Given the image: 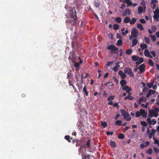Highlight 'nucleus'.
<instances>
[{
	"label": "nucleus",
	"mask_w": 159,
	"mask_h": 159,
	"mask_svg": "<svg viewBox=\"0 0 159 159\" xmlns=\"http://www.w3.org/2000/svg\"><path fill=\"white\" fill-rule=\"evenodd\" d=\"M113 63V62L112 61H109L108 62L107 64V66H110Z\"/></svg>",
	"instance_id": "62"
},
{
	"label": "nucleus",
	"mask_w": 159,
	"mask_h": 159,
	"mask_svg": "<svg viewBox=\"0 0 159 159\" xmlns=\"http://www.w3.org/2000/svg\"><path fill=\"white\" fill-rule=\"evenodd\" d=\"M122 43L123 42L122 39H119L117 41L116 45L119 46H121L122 45Z\"/></svg>",
	"instance_id": "24"
},
{
	"label": "nucleus",
	"mask_w": 159,
	"mask_h": 159,
	"mask_svg": "<svg viewBox=\"0 0 159 159\" xmlns=\"http://www.w3.org/2000/svg\"><path fill=\"white\" fill-rule=\"evenodd\" d=\"M129 87H128V86H125L122 87V89L123 90H126L129 89Z\"/></svg>",
	"instance_id": "53"
},
{
	"label": "nucleus",
	"mask_w": 159,
	"mask_h": 159,
	"mask_svg": "<svg viewBox=\"0 0 159 159\" xmlns=\"http://www.w3.org/2000/svg\"><path fill=\"white\" fill-rule=\"evenodd\" d=\"M110 145L114 148H115L116 147V143L114 141H110Z\"/></svg>",
	"instance_id": "31"
},
{
	"label": "nucleus",
	"mask_w": 159,
	"mask_h": 159,
	"mask_svg": "<svg viewBox=\"0 0 159 159\" xmlns=\"http://www.w3.org/2000/svg\"><path fill=\"white\" fill-rule=\"evenodd\" d=\"M140 112L141 114L142 115L143 117L144 118H146L147 117V113L145 112L144 109H140Z\"/></svg>",
	"instance_id": "9"
},
{
	"label": "nucleus",
	"mask_w": 159,
	"mask_h": 159,
	"mask_svg": "<svg viewBox=\"0 0 159 159\" xmlns=\"http://www.w3.org/2000/svg\"><path fill=\"white\" fill-rule=\"evenodd\" d=\"M94 4L96 8L99 7L100 6V3H99V2L98 1V0L97 2L96 1L94 2Z\"/></svg>",
	"instance_id": "23"
},
{
	"label": "nucleus",
	"mask_w": 159,
	"mask_h": 159,
	"mask_svg": "<svg viewBox=\"0 0 159 159\" xmlns=\"http://www.w3.org/2000/svg\"><path fill=\"white\" fill-rule=\"evenodd\" d=\"M90 155L89 154L86 155L85 156V159H89V158L90 157Z\"/></svg>",
	"instance_id": "64"
},
{
	"label": "nucleus",
	"mask_w": 159,
	"mask_h": 159,
	"mask_svg": "<svg viewBox=\"0 0 159 159\" xmlns=\"http://www.w3.org/2000/svg\"><path fill=\"white\" fill-rule=\"evenodd\" d=\"M148 63L150 66H154V63L152 60L151 59H149L148 60Z\"/></svg>",
	"instance_id": "22"
},
{
	"label": "nucleus",
	"mask_w": 159,
	"mask_h": 159,
	"mask_svg": "<svg viewBox=\"0 0 159 159\" xmlns=\"http://www.w3.org/2000/svg\"><path fill=\"white\" fill-rule=\"evenodd\" d=\"M136 21V18H133L130 21V24L131 25H133L135 23Z\"/></svg>",
	"instance_id": "32"
},
{
	"label": "nucleus",
	"mask_w": 159,
	"mask_h": 159,
	"mask_svg": "<svg viewBox=\"0 0 159 159\" xmlns=\"http://www.w3.org/2000/svg\"><path fill=\"white\" fill-rule=\"evenodd\" d=\"M123 116L124 119L127 121H129L131 119V118L129 113H126V114L124 115Z\"/></svg>",
	"instance_id": "7"
},
{
	"label": "nucleus",
	"mask_w": 159,
	"mask_h": 159,
	"mask_svg": "<svg viewBox=\"0 0 159 159\" xmlns=\"http://www.w3.org/2000/svg\"><path fill=\"white\" fill-rule=\"evenodd\" d=\"M101 125L103 127V128H105L107 127V123L106 122H102L101 121Z\"/></svg>",
	"instance_id": "29"
},
{
	"label": "nucleus",
	"mask_w": 159,
	"mask_h": 159,
	"mask_svg": "<svg viewBox=\"0 0 159 159\" xmlns=\"http://www.w3.org/2000/svg\"><path fill=\"white\" fill-rule=\"evenodd\" d=\"M137 27L140 29L141 30H144V28L143 27L142 25L140 23H138L137 24Z\"/></svg>",
	"instance_id": "20"
},
{
	"label": "nucleus",
	"mask_w": 159,
	"mask_h": 159,
	"mask_svg": "<svg viewBox=\"0 0 159 159\" xmlns=\"http://www.w3.org/2000/svg\"><path fill=\"white\" fill-rule=\"evenodd\" d=\"M144 39L146 43L148 44L150 43V40L149 37H145Z\"/></svg>",
	"instance_id": "39"
},
{
	"label": "nucleus",
	"mask_w": 159,
	"mask_h": 159,
	"mask_svg": "<svg viewBox=\"0 0 159 159\" xmlns=\"http://www.w3.org/2000/svg\"><path fill=\"white\" fill-rule=\"evenodd\" d=\"M140 47H141V49L142 50H143L145 48H147V45L145 43H142L140 45Z\"/></svg>",
	"instance_id": "19"
},
{
	"label": "nucleus",
	"mask_w": 159,
	"mask_h": 159,
	"mask_svg": "<svg viewBox=\"0 0 159 159\" xmlns=\"http://www.w3.org/2000/svg\"><path fill=\"white\" fill-rule=\"evenodd\" d=\"M149 36L152 39V41L155 42L156 41L157 38L155 35H150Z\"/></svg>",
	"instance_id": "25"
},
{
	"label": "nucleus",
	"mask_w": 159,
	"mask_h": 159,
	"mask_svg": "<svg viewBox=\"0 0 159 159\" xmlns=\"http://www.w3.org/2000/svg\"><path fill=\"white\" fill-rule=\"evenodd\" d=\"M147 120L148 123L150 124L151 125V119L150 118H148L147 119Z\"/></svg>",
	"instance_id": "55"
},
{
	"label": "nucleus",
	"mask_w": 159,
	"mask_h": 159,
	"mask_svg": "<svg viewBox=\"0 0 159 159\" xmlns=\"http://www.w3.org/2000/svg\"><path fill=\"white\" fill-rule=\"evenodd\" d=\"M140 146L141 148H143L144 147H146V146L145 145L144 143H142L140 144Z\"/></svg>",
	"instance_id": "61"
},
{
	"label": "nucleus",
	"mask_w": 159,
	"mask_h": 159,
	"mask_svg": "<svg viewBox=\"0 0 159 159\" xmlns=\"http://www.w3.org/2000/svg\"><path fill=\"white\" fill-rule=\"evenodd\" d=\"M65 139L69 143H70L71 142V141L70 140V136L69 135H66L65 136Z\"/></svg>",
	"instance_id": "36"
},
{
	"label": "nucleus",
	"mask_w": 159,
	"mask_h": 159,
	"mask_svg": "<svg viewBox=\"0 0 159 159\" xmlns=\"http://www.w3.org/2000/svg\"><path fill=\"white\" fill-rule=\"evenodd\" d=\"M130 20V19L129 17H126L124 20V22L126 23H129Z\"/></svg>",
	"instance_id": "17"
},
{
	"label": "nucleus",
	"mask_w": 159,
	"mask_h": 159,
	"mask_svg": "<svg viewBox=\"0 0 159 159\" xmlns=\"http://www.w3.org/2000/svg\"><path fill=\"white\" fill-rule=\"evenodd\" d=\"M113 107H117V109H119V104L117 102L114 103L113 104Z\"/></svg>",
	"instance_id": "47"
},
{
	"label": "nucleus",
	"mask_w": 159,
	"mask_h": 159,
	"mask_svg": "<svg viewBox=\"0 0 159 159\" xmlns=\"http://www.w3.org/2000/svg\"><path fill=\"white\" fill-rule=\"evenodd\" d=\"M120 111L121 112V114L122 116H123L125 115L126 114V113H128V112H126L124 109H122L120 110Z\"/></svg>",
	"instance_id": "33"
},
{
	"label": "nucleus",
	"mask_w": 159,
	"mask_h": 159,
	"mask_svg": "<svg viewBox=\"0 0 159 159\" xmlns=\"http://www.w3.org/2000/svg\"><path fill=\"white\" fill-rule=\"evenodd\" d=\"M73 62L74 63V66L75 68V70L77 71H78L80 68V65L83 62L82 60H80L79 62H76L75 61H73Z\"/></svg>",
	"instance_id": "4"
},
{
	"label": "nucleus",
	"mask_w": 159,
	"mask_h": 159,
	"mask_svg": "<svg viewBox=\"0 0 159 159\" xmlns=\"http://www.w3.org/2000/svg\"><path fill=\"white\" fill-rule=\"evenodd\" d=\"M131 59L133 61H136L139 60V57L136 55H133L132 56Z\"/></svg>",
	"instance_id": "14"
},
{
	"label": "nucleus",
	"mask_w": 159,
	"mask_h": 159,
	"mask_svg": "<svg viewBox=\"0 0 159 159\" xmlns=\"http://www.w3.org/2000/svg\"><path fill=\"white\" fill-rule=\"evenodd\" d=\"M141 125L143 127H146L147 125V124L145 121H142L140 122Z\"/></svg>",
	"instance_id": "38"
},
{
	"label": "nucleus",
	"mask_w": 159,
	"mask_h": 159,
	"mask_svg": "<svg viewBox=\"0 0 159 159\" xmlns=\"http://www.w3.org/2000/svg\"><path fill=\"white\" fill-rule=\"evenodd\" d=\"M83 90L84 93H85L86 95L88 96L89 93L87 91V88L85 86L83 88Z\"/></svg>",
	"instance_id": "28"
},
{
	"label": "nucleus",
	"mask_w": 159,
	"mask_h": 159,
	"mask_svg": "<svg viewBox=\"0 0 159 159\" xmlns=\"http://www.w3.org/2000/svg\"><path fill=\"white\" fill-rule=\"evenodd\" d=\"M153 140H154V143L156 144H158L159 143V141L156 139V138L153 137Z\"/></svg>",
	"instance_id": "44"
},
{
	"label": "nucleus",
	"mask_w": 159,
	"mask_h": 159,
	"mask_svg": "<svg viewBox=\"0 0 159 159\" xmlns=\"http://www.w3.org/2000/svg\"><path fill=\"white\" fill-rule=\"evenodd\" d=\"M125 72L127 73L131 77H134V75L133 73L132 69L131 68L126 67L125 68Z\"/></svg>",
	"instance_id": "5"
},
{
	"label": "nucleus",
	"mask_w": 159,
	"mask_h": 159,
	"mask_svg": "<svg viewBox=\"0 0 159 159\" xmlns=\"http://www.w3.org/2000/svg\"><path fill=\"white\" fill-rule=\"evenodd\" d=\"M70 16L71 19L72 20L71 21H69L68 22L69 23H71L73 24H75L76 23L77 19L76 11L75 10V13L73 12V11L71 12H70Z\"/></svg>",
	"instance_id": "1"
},
{
	"label": "nucleus",
	"mask_w": 159,
	"mask_h": 159,
	"mask_svg": "<svg viewBox=\"0 0 159 159\" xmlns=\"http://www.w3.org/2000/svg\"><path fill=\"white\" fill-rule=\"evenodd\" d=\"M157 27L155 25H152V26L151 29L152 32H154L157 30Z\"/></svg>",
	"instance_id": "42"
},
{
	"label": "nucleus",
	"mask_w": 159,
	"mask_h": 159,
	"mask_svg": "<svg viewBox=\"0 0 159 159\" xmlns=\"http://www.w3.org/2000/svg\"><path fill=\"white\" fill-rule=\"evenodd\" d=\"M120 84L121 86L122 87H123L124 86H125L127 84V82L126 80H122L120 82Z\"/></svg>",
	"instance_id": "15"
},
{
	"label": "nucleus",
	"mask_w": 159,
	"mask_h": 159,
	"mask_svg": "<svg viewBox=\"0 0 159 159\" xmlns=\"http://www.w3.org/2000/svg\"><path fill=\"white\" fill-rule=\"evenodd\" d=\"M155 111H154L152 110H149V114L148 115V116L150 117H152L153 116L154 114H155Z\"/></svg>",
	"instance_id": "13"
},
{
	"label": "nucleus",
	"mask_w": 159,
	"mask_h": 159,
	"mask_svg": "<svg viewBox=\"0 0 159 159\" xmlns=\"http://www.w3.org/2000/svg\"><path fill=\"white\" fill-rule=\"evenodd\" d=\"M120 65H117L115 66L112 69V70L115 72H116L118 70V67H120Z\"/></svg>",
	"instance_id": "37"
},
{
	"label": "nucleus",
	"mask_w": 159,
	"mask_h": 159,
	"mask_svg": "<svg viewBox=\"0 0 159 159\" xmlns=\"http://www.w3.org/2000/svg\"><path fill=\"white\" fill-rule=\"evenodd\" d=\"M155 93V91L152 89H150L148 93L146 95V97L147 98H149L152 94H154Z\"/></svg>",
	"instance_id": "10"
},
{
	"label": "nucleus",
	"mask_w": 159,
	"mask_h": 159,
	"mask_svg": "<svg viewBox=\"0 0 159 159\" xmlns=\"http://www.w3.org/2000/svg\"><path fill=\"white\" fill-rule=\"evenodd\" d=\"M144 54L145 57H147L151 58H153L152 56L150 54L149 51L147 49H145L144 52Z\"/></svg>",
	"instance_id": "6"
},
{
	"label": "nucleus",
	"mask_w": 159,
	"mask_h": 159,
	"mask_svg": "<svg viewBox=\"0 0 159 159\" xmlns=\"http://www.w3.org/2000/svg\"><path fill=\"white\" fill-rule=\"evenodd\" d=\"M140 112H139V111H137L136 112L135 116L137 117H138L140 116Z\"/></svg>",
	"instance_id": "49"
},
{
	"label": "nucleus",
	"mask_w": 159,
	"mask_h": 159,
	"mask_svg": "<svg viewBox=\"0 0 159 159\" xmlns=\"http://www.w3.org/2000/svg\"><path fill=\"white\" fill-rule=\"evenodd\" d=\"M153 149L155 152L156 153H158L159 152V150L156 147H154L153 148Z\"/></svg>",
	"instance_id": "56"
},
{
	"label": "nucleus",
	"mask_w": 159,
	"mask_h": 159,
	"mask_svg": "<svg viewBox=\"0 0 159 159\" xmlns=\"http://www.w3.org/2000/svg\"><path fill=\"white\" fill-rule=\"evenodd\" d=\"M123 2L126 3L127 4V7L130 6L132 5V2L130 0H124Z\"/></svg>",
	"instance_id": "12"
},
{
	"label": "nucleus",
	"mask_w": 159,
	"mask_h": 159,
	"mask_svg": "<svg viewBox=\"0 0 159 159\" xmlns=\"http://www.w3.org/2000/svg\"><path fill=\"white\" fill-rule=\"evenodd\" d=\"M124 135L122 134H120L118 135V138L119 139H123L124 138Z\"/></svg>",
	"instance_id": "40"
},
{
	"label": "nucleus",
	"mask_w": 159,
	"mask_h": 159,
	"mask_svg": "<svg viewBox=\"0 0 159 159\" xmlns=\"http://www.w3.org/2000/svg\"><path fill=\"white\" fill-rule=\"evenodd\" d=\"M155 0H152L151 2V4H153V7L152 8L153 9H155L156 7V3H154Z\"/></svg>",
	"instance_id": "41"
},
{
	"label": "nucleus",
	"mask_w": 159,
	"mask_h": 159,
	"mask_svg": "<svg viewBox=\"0 0 159 159\" xmlns=\"http://www.w3.org/2000/svg\"><path fill=\"white\" fill-rule=\"evenodd\" d=\"M116 38H119L120 39H122L121 37V35L119 33H117L116 34Z\"/></svg>",
	"instance_id": "54"
},
{
	"label": "nucleus",
	"mask_w": 159,
	"mask_h": 159,
	"mask_svg": "<svg viewBox=\"0 0 159 159\" xmlns=\"http://www.w3.org/2000/svg\"><path fill=\"white\" fill-rule=\"evenodd\" d=\"M119 28V25L117 24H115L113 26V29L115 30H117Z\"/></svg>",
	"instance_id": "27"
},
{
	"label": "nucleus",
	"mask_w": 159,
	"mask_h": 159,
	"mask_svg": "<svg viewBox=\"0 0 159 159\" xmlns=\"http://www.w3.org/2000/svg\"><path fill=\"white\" fill-rule=\"evenodd\" d=\"M139 61L141 63H143V61H144V60H143V58H142V57H141V58H139Z\"/></svg>",
	"instance_id": "63"
},
{
	"label": "nucleus",
	"mask_w": 159,
	"mask_h": 159,
	"mask_svg": "<svg viewBox=\"0 0 159 159\" xmlns=\"http://www.w3.org/2000/svg\"><path fill=\"white\" fill-rule=\"evenodd\" d=\"M107 49L110 50V52L111 53L115 54H118V48L114 45H111L108 46L107 47Z\"/></svg>",
	"instance_id": "2"
},
{
	"label": "nucleus",
	"mask_w": 159,
	"mask_h": 159,
	"mask_svg": "<svg viewBox=\"0 0 159 159\" xmlns=\"http://www.w3.org/2000/svg\"><path fill=\"white\" fill-rule=\"evenodd\" d=\"M154 13L155 15H159V10L157 9L154 11Z\"/></svg>",
	"instance_id": "46"
},
{
	"label": "nucleus",
	"mask_w": 159,
	"mask_h": 159,
	"mask_svg": "<svg viewBox=\"0 0 159 159\" xmlns=\"http://www.w3.org/2000/svg\"><path fill=\"white\" fill-rule=\"evenodd\" d=\"M139 32L137 30L134 28H133L132 29L131 32V35L129 37L130 40L134 38H136L137 37Z\"/></svg>",
	"instance_id": "3"
},
{
	"label": "nucleus",
	"mask_w": 159,
	"mask_h": 159,
	"mask_svg": "<svg viewBox=\"0 0 159 159\" xmlns=\"http://www.w3.org/2000/svg\"><path fill=\"white\" fill-rule=\"evenodd\" d=\"M122 121L121 120H117L115 122V124L116 126L121 125Z\"/></svg>",
	"instance_id": "16"
},
{
	"label": "nucleus",
	"mask_w": 159,
	"mask_h": 159,
	"mask_svg": "<svg viewBox=\"0 0 159 159\" xmlns=\"http://www.w3.org/2000/svg\"><path fill=\"white\" fill-rule=\"evenodd\" d=\"M159 17V15H154L153 16V18H154V19H158V18Z\"/></svg>",
	"instance_id": "57"
},
{
	"label": "nucleus",
	"mask_w": 159,
	"mask_h": 159,
	"mask_svg": "<svg viewBox=\"0 0 159 159\" xmlns=\"http://www.w3.org/2000/svg\"><path fill=\"white\" fill-rule=\"evenodd\" d=\"M91 139H89L88 140L87 142L86 145L87 147L89 148L90 147V142Z\"/></svg>",
	"instance_id": "45"
},
{
	"label": "nucleus",
	"mask_w": 159,
	"mask_h": 159,
	"mask_svg": "<svg viewBox=\"0 0 159 159\" xmlns=\"http://www.w3.org/2000/svg\"><path fill=\"white\" fill-rule=\"evenodd\" d=\"M114 97H115V96L114 95L110 96L108 98L107 100V101L112 100L114 99Z\"/></svg>",
	"instance_id": "43"
},
{
	"label": "nucleus",
	"mask_w": 159,
	"mask_h": 159,
	"mask_svg": "<svg viewBox=\"0 0 159 159\" xmlns=\"http://www.w3.org/2000/svg\"><path fill=\"white\" fill-rule=\"evenodd\" d=\"M145 65L144 64H143L139 66L138 68L140 72H143L145 70Z\"/></svg>",
	"instance_id": "8"
},
{
	"label": "nucleus",
	"mask_w": 159,
	"mask_h": 159,
	"mask_svg": "<svg viewBox=\"0 0 159 159\" xmlns=\"http://www.w3.org/2000/svg\"><path fill=\"white\" fill-rule=\"evenodd\" d=\"M113 79L116 82V84H118V81L116 77H113Z\"/></svg>",
	"instance_id": "60"
},
{
	"label": "nucleus",
	"mask_w": 159,
	"mask_h": 159,
	"mask_svg": "<svg viewBox=\"0 0 159 159\" xmlns=\"http://www.w3.org/2000/svg\"><path fill=\"white\" fill-rule=\"evenodd\" d=\"M118 74L120 76L121 78L122 79H124L126 77V75L124 74L121 70L119 71Z\"/></svg>",
	"instance_id": "11"
},
{
	"label": "nucleus",
	"mask_w": 159,
	"mask_h": 159,
	"mask_svg": "<svg viewBox=\"0 0 159 159\" xmlns=\"http://www.w3.org/2000/svg\"><path fill=\"white\" fill-rule=\"evenodd\" d=\"M143 101V99L142 98H140L138 100L139 104H140L141 102Z\"/></svg>",
	"instance_id": "52"
},
{
	"label": "nucleus",
	"mask_w": 159,
	"mask_h": 159,
	"mask_svg": "<svg viewBox=\"0 0 159 159\" xmlns=\"http://www.w3.org/2000/svg\"><path fill=\"white\" fill-rule=\"evenodd\" d=\"M113 134V132H110L109 131H107L106 132V134L108 135H112Z\"/></svg>",
	"instance_id": "51"
},
{
	"label": "nucleus",
	"mask_w": 159,
	"mask_h": 159,
	"mask_svg": "<svg viewBox=\"0 0 159 159\" xmlns=\"http://www.w3.org/2000/svg\"><path fill=\"white\" fill-rule=\"evenodd\" d=\"M147 153L149 154V155H151L152 153V148H150L148 149V151L147 152Z\"/></svg>",
	"instance_id": "48"
},
{
	"label": "nucleus",
	"mask_w": 159,
	"mask_h": 159,
	"mask_svg": "<svg viewBox=\"0 0 159 159\" xmlns=\"http://www.w3.org/2000/svg\"><path fill=\"white\" fill-rule=\"evenodd\" d=\"M124 11L127 15H129L131 14V10L129 8L126 9Z\"/></svg>",
	"instance_id": "30"
},
{
	"label": "nucleus",
	"mask_w": 159,
	"mask_h": 159,
	"mask_svg": "<svg viewBox=\"0 0 159 159\" xmlns=\"http://www.w3.org/2000/svg\"><path fill=\"white\" fill-rule=\"evenodd\" d=\"M115 20L118 23H120L121 22L122 20L120 17H118L116 18Z\"/></svg>",
	"instance_id": "34"
},
{
	"label": "nucleus",
	"mask_w": 159,
	"mask_h": 159,
	"mask_svg": "<svg viewBox=\"0 0 159 159\" xmlns=\"http://www.w3.org/2000/svg\"><path fill=\"white\" fill-rule=\"evenodd\" d=\"M154 84V82L153 81L151 83H147V85L149 88H151Z\"/></svg>",
	"instance_id": "26"
},
{
	"label": "nucleus",
	"mask_w": 159,
	"mask_h": 159,
	"mask_svg": "<svg viewBox=\"0 0 159 159\" xmlns=\"http://www.w3.org/2000/svg\"><path fill=\"white\" fill-rule=\"evenodd\" d=\"M138 41L136 39H133L132 41V46L134 47L138 43Z\"/></svg>",
	"instance_id": "18"
},
{
	"label": "nucleus",
	"mask_w": 159,
	"mask_h": 159,
	"mask_svg": "<svg viewBox=\"0 0 159 159\" xmlns=\"http://www.w3.org/2000/svg\"><path fill=\"white\" fill-rule=\"evenodd\" d=\"M140 21L142 24H145L146 23V21L143 19H141L140 20Z\"/></svg>",
	"instance_id": "50"
},
{
	"label": "nucleus",
	"mask_w": 159,
	"mask_h": 159,
	"mask_svg": "<svg viewBox=\"0 0 159 159\" xmlns=\"http://www.w3.org/2000/svg\"><path fill=\"white\" fill-rule=\"evenodd\" d=\"M146 2L144 1V0H142V2L141 3V5H142L143 6H144L146 5Z\"/></svg>",
	"instance_id": "59"
},
{
	"label": "nucleus",
	"mask_w": 159,
	"mask_h": 159,
	"mask_svg": "<svg viewBox=\"0 0 159 159\" xmlns=\"http://www.w3.org/2000/svg\"><path fill=\"white\" fill-rule=\"evenodd\" d=\"M132 51L131 49H128L126 50L125 53H126V54L128 55H129L131 54L132 53Z\"/></svg>",
	"instance_id": "35"
},
{
	"label": "nucleus",
	"mask_w": 159,
	"mask_h": 159,
	"mask_svg": "<svg viewBox=\"0 0 159 159\" xmlns=\"http://www.w3.org/2000/svg\"><path fill=\"white\" fill-rule=\"evenodd\" d=\"M138 13L139 14H141L143 11V8L142 6H139L138 8Z\"/></svg>",
	"instance_id": "21"
},
{
	"label": "nucleus",
	"mask_w": 159,
	"mask_h": 159,
	"mask_svg": "<svg viewBox=\"0 0 159 159\" xmlns=\"http://www.w3.org/2000/svg\"><path fill=\"white\" fill-rule=\"evenodd\" d=\"M151 133H152L153 135L155 134L156 133V130L154 129H152L151 130Z\"/></svg>",
	"instance_id": "58"
}]
</instances>
